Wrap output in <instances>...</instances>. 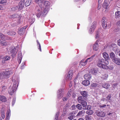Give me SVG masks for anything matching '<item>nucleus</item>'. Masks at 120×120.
Masks as SVG:
<instances>
[{
	"label": "nucleus",
	"mask_w": 120,
	"mask_h": 120,
	"mask_svg": "<svg viewBox=\"0 0 120 120\" xmlns=\"http://www.w3.org/2000/svg\"><path fill=\"white\" fill-rule=\"evenodd\" d=\"M18 49V48L17 47H15L14 46H11L10 48V52L11 54V56L13 57H14L15 56Z\"/></svg>",
	"instance_id": "obj_3"
},
{
	"label": "nucleus",
	"mask_w": 120,
	"mask_h": 120,
	"mask_svg": "<svg viewBox=\"0 0 120 120\" xmlns=\"http://www.w3.org/2000/svg\"><path fill=\"white\" fill-rule=\"evenodd\" d=\"M111 97V94H109L106 97V100H110V98Z\"/></svg>",
	"instance_id": "obj_52"
},
{
	"label": "nucleus",
	"mask_w": 120,
	"mask_h": 120,
	"mask_svg": "<svg viewBox=\"0 0 120 120\" xmlns=\"http://www.w3.org/2000/svg\"><path fill=\"white\" fill-rule=\"evenodd\" d=\"M11 115L10 110H9L7 112L6 117V120H9Z\"/></svg>",
	"instance_id": "obj_25"
},
{
	"label": "nucleus",
	"mask_w": 120,
	"mask_h": 120,
	"mask_svg": "<svg viewBox=\"0 0 120 120\" xmlns=\"http://www.w3.org/2000/svg\"><path fill=\"white\" fill-rule=\"evenodd\" d=\"M113 61L116 64L120 65V58L116 57Z\"/></svg>",
	"instance_id": "obj_26"
},
{
	"label": "nucleus",
	"mask_w": 120,
	"mask_h": 120,
	"mask_svg": "<svg viewBox=\"0 0 120 120\" xmlns=\"http://www.w3.org/2000/svg\"><path fill=\"white\" fill-rule=\"evenodd\" d=\"M16 100V99L15 98H13L12 102V104L13 105L14 104Z\"/></svg>",
	"instance_id": "obj_61"
},
{
	"label": "nucleus",
	"mask_w": 120,
	"mask_h": 120,
	"mask_svg": "<svg viewBox=\"0 0 120 120\" xmlns=\"http://www.w3.org/2000/svg\"><path fill=\"white\" fill-rule=\"evenodd\" d=\"M80 93L83 97L86 98L87 96L88 92L86 91H81L80 92Z\"/></svg>",
	"instance_id": "obj_27"
},
{
	"label": "nucleus",
	"mask_w": 120,
	"mask_h": 120,
	"mask_svg": "<svg viewBox=\"0 0 120 120\" xmlns=\"http://www.w3.org/2000/svg\"><path fill=\"white\" fill-rule=\"evenodd\" d=\"M85 98L82 96H80L79 97L78 99V102L80 103H81L82 101L85 100Z\"/></svg>",
	"instance_id": "obj_30"
},
{
	"label": "nucleus",
	"mask_w": 120,
	"mask_h": 120,
	"mask_svg": "<svg viewBox=\"0 0 120 120\" xmlns=\"http://www.w3.org/2000/svg\"><path fill=\"white\" fill-rule=\"evenodd\" d=\"M8 43L5 40H0V45L2 46H6L8 44Z\"/></svg>",
	"instance_id": "obj_24"
},
{
	"label": "nucleus",
	"mask_w": 120,
	"mask_h": 120,
	"mask_svg": "<svg viewBox=\"0 0 120 120\" xmlns=\"http://www.w3.org/2000/svg\"><path fill=\"white\" fill-rule=\"evenodd\" d=\"M116 24L117 25L120 26V20L116 22Z\"/></svg>",
	"instance_id": "obj_62"
},
{
	"label": "nucleus",
	"mask_w": 120,
	"mask_h": 120,
	"mask_svg": "<svg viewBox=\"0 0 120 120\" xmlns=\"http://www.w3.org/2000/svg\"><path fill=\"white\" fill-rule=\"evenodd\" d=\"M117 43V44L120 46V39L118 41Z\"/></svg>",
	"instance_id": "obj_64"
},
{
	"label": "nucleus",
	"mask_w": 120,
	"mask_h": 120,
	"mask_svg": "<svg viewBox=\"0 0 120 120\" xmlns=\"http://www.w3.org/2000/svg\"><path fill=\"white\" fill-rule=\"evenodd\" d=\"M120 16V11H117L115 13V17L119 18Z\"/></svg>",
	"instance_id": "obj_44"
},
{
	"label": "nucleus",
	"mask_w": 120,
	"mask_h": 120,
	"mask_svg": "<svg viewBox=\"0 0 120 120\" xmlns=\"http://www.w3.org/2000/svg\"><path fill=\"white\" fill-rule=\"evenodd\" d=\"M75 107H76L75 105H72L71 106V107L72 108V109L73 110V109H75Z\"/></svg>",
	"instance_id": "obj_63"
},
{
	"label": "nucleus",
	"mask_w": 120,
	"mask_h": 120,
	"mask_svg": "<svg viewBox=\"0 0 120 120\" xmlns=\"http://www.w3.org/2000/svg\"><path fill=\"white\" fill-rule=\"evenodd\" d=\"M3 73L5 79L9 77V75L12 73L11 71H6L4 72Z\"/></svg>",
	"instance_id": "obj_9"
},
{
	"label": "nucleus",
	"mask_w": 120,
	"mask_h": 120,
	"mask_svg": "<svg viewBox=\"0 0 120 120\" xmlns=\"http://www.w3.org/2000/svg\"><path fill=\"white\" fill-rule=\"evenodd\" d=\"M11 58V57L9 56H6L2 58V63H5V61L9 60Z\"/></svg>",
	"instance_id": "obj_11"
},
{
	"label": "nucleus",
	"mask_w": 120,
	"mask_h": 120,
	"mask_svg": "<svg viewBox=\"0 0 120 120\" xmlns=\"http://www.w3.org/2000/svg\"><path fill=\"white\" fill-rule=\"evenodd\" d=\"M106 107V105L105 104L102 105H100L99 106V107L100 108H105Z\"/></svg>",
	"instance_id": "obj_59"
},
{
	"label": "nucleus",
	"mask_w": 120,
	"mask_h": 120,
	"mask_svg": "<svg viewBox=\"0 0 120 120\" xmlns=\"http://www.w3.org/2000/svg\"><path fill=\"white\" fill-rule=\"evenodd\" d=\"M73 70H70L68 72V75L67 77V78L68 79H71L72 75L73 74Z\"/></svg>",
	"instance_id": "obj_17"
},
{
	"label": "nucleus",
	"mask_w": 120,
	"mask_h": 120,
	"mask_svg": "<svg viewBox=\"0 0 120 120\" xmlns=\"http://www.w3.org/2000/svg\"><path fill=\"white\" fill-rule=\"evenodd\" d=\"M109 56L112 61L116 58V57L115 54L113 52H111L109 53Z\"/></svg>",
	"instance_id": "obj_16"
},
{
	"label": "nucleus",
	"mask_w": 120,
	"mask_h": 120,
	"mask_svg": "<svg viewBox=\"0 0 120 120\" xmlns=\"http://www.w3.org/2000/svg\"><path fill=\"white\" fill-rule=\"evenodd\" d=\"M97 86V84L96 83H93L92 84V86L93 87H95Z\"/></svg>",
	"instance_id": "obj_60"
},
{
	"label": "nucleus",
	"mask_w": 120,
	"mask_h": 120,
	"mask_svg": "<svg viewBox=\"0 0 120 120\" xmlns=\"http://www.w3.org/2000/svg\"><path fill=\"white\" fill-rule=\"evenodd\" d=\"M68 98L67 97H64L62 98V99L64 101H66Z\"/></svg>",
	"instance_id": "obj_56"
},
{
	"label": "nucleus",
	"mask_w": 120,
	"mask_h": 120,
	"mask_svg": "<svg viewBox=\"0 0 120 120\" xmlns=\"http://www.w3.org/2000/svg\"><path fill=\"white\" fill-rule=\"evenodd\" d=\"M7 33L9 35L11 36L15 35L16 34V33L13 30H10L7 32Z\"/></svg>",
	"instance_id": "obj_23"
},
{
	"label": "nucleus",
	"mask_w": 120,
	"mask_h": 120,
	"mask_svg": "<svg viewBox=\"0 0 120 120\" xmlns=\"http://www.w3.org/2000/svg\"><path fill=\"white\" fill-rule=\"evenodd\" d=\"M96 22H94L92 23L89 30V32L90 33H92L94 31L96 27Z\"/></svg>",
	"instance_id": "obj_6"
},
{
	"label": "nucleus",
	"mask_w": 120,
	"mask_h": 120,
	"mask_svg": "<svg viewBox=\"0 0 120 120\" xmlns=\"http://www.w3.org/2000/svg\"><path fill=\"white\" fill-rule=\"evenodd\" d=\"M82 106L81 104H78L76 105V107L77 109L79 110H81L83 109V107Z\"/></svg>",
	"instance_id": "obj_38"
},
{
	"label": "nucleus",
	"mask_w": 120,
	"mask_h": 120,
	"mask_svg": "<svg viewBox=\"0 0 120 120\" xmlns=\"http://www.w3.org/2000/svg\"><path fill=\"white\" fill-rule=\"evenodd\" d=\"M22 56L21 52H19L18 53L17 59L19 64L20 63H21L22 58Z\"/></svg>",
	"instance_id": "obj_18"
},
{
	"label": "nucleus",
	"mask_w": 120,
	"mask_h": 120,
	"mask_svg": "<svg viewBox=\"0 0 120 120\" xmlns=\"http://www.w3.org/2000/svg\"><path fill=\"white\" fill-rule=\"evenodd\" d=\"M118 85L117 83H113L112 85V87L113 88L115 89V88H116L117 87V86Z\"/></svg>",
	"instance_id": "obj_51"
},
{
	"label": "nucleus",
	"mask_w": 120,
	"mask_h": 120,
	"mask_svg": "<svg viewBox=\"0 0 120 120\" xmlns=\"http://www.w3.org/2000/svg\"><path fill=\"white\" fill-rule=\"evenodd\" d=\"M106 1L105 0L104 2L102 4V7L103 8L107 9L109 7V5L106 2Z\"/></svg>",
	"instance_id": "obj_22"
},
{
	"label": "nucleus",
	"mask_w": 120,
	"mask_h": 120,
	"mask_svg": "<svg viewBox=\"0 0 120 120\" xmlns=\"http://www.w3.org/2000/svg\"><path fill=\"white\" fill-rule=\"evenodd\" d=\"M110 86V85L109 84L107 83H104L103 84L102 87L106 89H108L109 88Z\"/></svg>",
	"instance_id": "obj_35"
},
{
	"label": "nucleus",
	"mask_w": 120,
	"mask_h": 120,
	"mask_svg": "<svg viewBox=\"0 0 120 120\" xmlns=\"http://www.w3.org/2000/svg\"><path fill=\"white\" fill-rule=\"evenodd\" d=\"M35 2L36 3L38 4L39 6H38L41 5L43 4L42 1V0H35Z\"/></svg>",
	"instance_id": "obj_40"
},
{
	"label": "nucleus",
	"mask_w": 120,
	"mask_h": 120,
	"mask_svg": "<svg viewBox=\"0 0 120 120\" xmlns=\"http://www.w3.org/2000/svg\"><path fill=\"white\" fill-rule=\"evenodd\" d=\"M96 113L97 116L101 117H104L105 115V113L104 112L101 111H97L96 112Z\"/></svg>",
	"instance_id": "obj_8"
},
{
	"label": "nucleus",
	"mask_w": 120,
	"mask_h": 120,
	"mask_svg": "<svg viewBox=\"0 0 120 120\" xmlns=\"http://www.w3.org/2000/svg\"><path fill=\"white\" fill-rule=\"evenodd\" d=\"M98 41H97L95 43V44L93 45V49L94 50L97 51L98 49Z\"/></svg>",
	"instance_id": "obj_20"
},
{
	"label": "nucleus",
	"mask_w": 120,
	"mask_h": 120,
	"mask_svg": "<svg viewBox=\"0 0 120 120\" xmlns=\"http://www.w3.org/2000/svg\"><path fill=\"white\" fill-rule=\"evenodd\" d=\"M0 4L4 5H6V3L5 0H2L0 2Z\"/></svg>",
	"instance_id": "obj_50"
},
{
	"label": "nucleus",
	"mask_w": 120,
	"mask_h": 120,
	"mask_svg": "<svg viewBox=\"0 0 120 120\" xmlns=\"http://www.w3.org/2000/svg\"><path fill=\"white\" fill-rule=\"evenodd\" d=\"M110 46L112 50L115 52L116 55H117V54L118 53V50L117 46L115 44H111Z\"/></svg>",
	"instance_id": "obj_4"
},
{
	"label": "nucleus",
	"mask_w": 120,
	"mask_h": 120,
	"mask_svg": "<svg viewBox=\"0 0 120 120\" xmlns=\"http://www.w3.org/2000/svg\"><path fill=\"white\" fill-rule=\"evenodd\" d=\"M102 54L104 58L105 59V60H107L110 59L109 55L107 53L103 52L102 53Z\"/></svg>",
	"instance_id": "obj_21"
},
{
	"label": "nucleus",
	"mask_w": 120,
	"mask_h": 120,
	"mask_svg": "<svg viewBox=\"0 0 120 120\" xmlns=\"http://www.w3.org/2000/svg\"><path fill=\"white\" fill-rule=\"evenodd\" d=\"M88 61H89L87 59L84 62H81L80 63V64L83 66H85L86 65L87 62Z\"/></svg>",
	"instance_id": "obj_43"
},
{
	"label": "nucleus",
	"mask_w": 120,
	"mask_h": 120,
	"mask_svg": "<svg viewBox=\"0 0 120 120\" xmlns=\"http://www.w3.org/2000/svg\"><path fill=\"white\" fill-rule=\"evenodd\" d=\"M84 109H83L81 111H79L77 115V116H82L85 114V111L84 110Z\"/></svg>",
	"instance_id": "obj_31"
},
{
	"label": "nucleus",
	"mask_w": 120,
	"mask_h": 120,
	"mask_svg": "<svg viewBox=\"0 0 120 120\" xmlns=\"http://www.w3.org/2000/svg\"><path fill=\"white\" fill-rule=\"evenodd\" d=\"M31 4V1L29 0H27L25 2V5L26 7H27Z\"/></svg>",
	"instance_id": "obj_41"
},
{
	"label": "nucleus",
	"mask_w": 120,
	"mask_h": 120,
	"mask_svg": "<svg viewBox=\"0 0 120 120\" xmlns=\"http://www.w3.org/2000/svg\"><path fill=\"white\" fill-rule=\"evenodd\" d=\"M37 11L36 16L38 18L45 16L47 13V10L46 8L42 9L40 6H37L35 8Z\"/></svg>",
	"instance_id": "obj_1"
},
{
	"label": "nucleus",
	"mask_w": 120,
	"mask_h": 120,
	"mask_svg": "<svg viewBox=\"0 0 120 120\" xmlns=\"http://www.w3.org/2000/svg\"><path fill=\"white\" fill-rule=\"evenodd\" d=\"M98 66L99 67L104 69H106L107 68L106 65L100 63H99L98 64Z\"/></svg>",
	"instance_id": "obj_29"
},
{
	"label": "nucleus",
	"mask_w": 120,
	"mask_h": 120,
	"mask_svg": "<svg viewBox=\"0 0 120 120\" xmlns=\"http://www.w3.org/2000/svg\"><path fill=\"white\" fill-rule=\"evenodd\" d=\"M102 25L104 28H109L111 25L110 22L107 21V20L104 18H103L102 20Z\"/></svg>",
	"instance_id": "obj_2"
},
{
	"label": "nucleus",
	"mask_w": 120,
	"mask_h": 120,
	"mask_svg": "<svg viewBox=\"0 0 120 120\" xmlns=\"http://www.w3.org/2000/svg\"><path fill=\"white\" fill-rule=\"evenodd\" d=\"M63 91V89H60L58 90V94L57 95V98L59 99L61 98L63 96V94L62 92Z\"/></svg>",
	"instance_id": "obj_10"
},
{
	"label": "nucleus",
	"mask_w": 120,
	"mask_h": 120,
	"mask_svg": "<svg viewBox=\"0 0 120 120\" xmlns=\"http://www.w3.org/2000/svg\"><path fill=\"white\" fill-rule=\"evenodd\" d=\"M100 30H98L97 31L95 36V38L98 39L100 37L101 32Z\"/></svg>",
	"instance_id": "obj_28"
},
{
	"label": "nucleus",
	"mask_w": 120,
	"mask_h": 120,
	"mask_svg": "<svg viewBox=\"0 0 120 120\" xmlns=\"http://www.w3.org/2000/svg\"><path fill=\"white\" fill-rule=\"evenodd\" d=\"M26 27H27L26 26L20 29L18 31V33L20 34H22L23 33L25 32V30Z\"/></svg>",
	"instance_id": "obj_13"
},
{
	"label": "nucleus",
	"mask_w": 120,
	"mask_h": 120,
	"mask_svg": "<svg viewBox=\"0 0 120 120\" xmlns=\"http://www.w3.org/2000/svg\"><path fill=\"white\" fill-rule=\"evenodd\" d=\"M108 75L107 74H105L104 75H102V76H101V78L105 79H106L108 78Z\"/></svg>",
	"instance_id": "obj_42"
},
{
	"label": "nucleus",
	"mask_w": 120,
	"mask_h": 120,
	"mask_svg": "<svg viewBox=\"0 0 120 120\" xmlns=\"http://www.w3.org/2000/svg\"><path fill=\"white\" fill-rule=\"evenodd\" d=\"M7 89V88L5 86H3L2 87V91H4V90Z\"/></svg>",
	"instance_id": "obj_58"
},
{
	"label": "nucleus",
	"mask_w": 120,
	"mask_h": 120,
	"mask_svg": "<svg viewBox=\"0 0 120 120\" xmlns=\"http://www.w3.org/2000/svg\"><path fill=\"white\" fill-rule=\"evenodd\" d=\"M18 85L17 82H14L13 85L12 87L13 89H14V90H16L18 87Z\"/></svg>",
	"instance_id": "obj_33"
},
{
	"label": "nucleus",
	"mask_w": 120,
	"mask_h": 120,
	"mask_svg": "<svg viewBox=\"0 0 120 120\" xmlns=\"http://www.w3.org/2000/svg\"><path fill=\"white\" fill-rule=\"evenodd\" d=\"M38 43V49L41 52V46L39 42H38V43Z\"/></svg>",
	"instance_id": "obj_55"
},
{
	"label": "nucleus",
	"mask_w": 120,
	"mask_h": 120,
	"mask_svg": "<svg viewBox=\"0 0 120 120\" xmlns=\"http://www.w3.org/2000/svg\"><path fill=\"white\" fill-rule=\"evenodd\" d=\"M80 104L83 107V109L88 110L90 109L91 107H89L88 105L87 106V102L85 101V100L82 101Z\"/></svg>",
	"instance_id": "obj_7"
},
{
	"label": "nucleus",
	"mask_w": 120,
	"mask_h": 120,
	"mask_svg": "<svg viewBox=\"0 0 120 120\" xmlns=\"http://www.w3.org/2000/svg\"><path fill=\"white\" fill-rule=\"evenodd\" d=\"M0 100L3 102H5L6 101V99L4 96L0 95Z\"/></svg>",
	"instance_id": "obj_37"
},
{
	"label": "nucleus",
	"mask_w": 120,
	"mask_h": 120,
	"mask_svg": "<svg viewBox=\"0 0 120 120\" xmlns=\"http://www.w3.org/2000/svg\"><path fill=\"white\" fill-rule=\"evenodd\" d=\"M90 71L91 73L94 75H96L97 73L98 70L97 68H95L91 69Z\"/></svg>",
	"instance_id": "obj_14"
},
{
	"label": "nucleus",
	"mask_w": 120,
	"mask_h": 120,
	"mask_svg": "<svg viewBox=\"0 0 120 120\" xmlns=\"http://www.w3.org/2000/svg\"><path fill=\"white\" fill-rule=\"evenodd\" d=\"M19 15L17 14H14L10 15L9 17L10 18H14L19 17Z\"/></svg>",
	"instance_id": "obj_39"
},
{
	"label": "nucleus",
	"mask_w": 120,
	"mask_h": 120,
	"mask_svg": "<svg viewBox=\"0 0 120 120\" xmlns=\"http://www.w3.org/2000/svg\"><path fill=\"white\" fill-rule=\"evenodd\" d=\"M11 10L13 11H14L17 10H18V8L17 6H14L12 7L11 8Z\"/></svg>",
	"instance_id": "obj_48"
},
{
	"label": "nucleus",
	"mask_w": 120,
	"mask_h": 120,
	"mask_svg": "<svg viewBox=\"0 0 120 120\" xmlns=\"http://www.w3.org/2000/svg\"><path fill=\"white\" fill-rule=\"evenodd\" d=\"M5 79L4 74L3 72L2 73H0V79Z\"/></svg>",
	"instance_id": "obj_46"
},
{
	"label": "nucleus",
	"mask_w": 120,
	"mask_h": 120,
	"mask_svg": "<svg viewBox=\"0 0 120 120\" xmlns=\"http://www.w3.org/2000/svg\"><path fill=\"white\" fill-rule=\"evenodd\" d=\"M95 55H94L90 57L89 58L87 59L89 61V62H90L91 61L94 57L95 56Z\"/></svg>",
	"instance_id": "obj_54"
},
{
	"label": "nucleus",
	"mask_w": 120,
	"mask_h": 120,
	"mask_svg": "<svg viewBox=\"0 0 120 120\" xmlns=\"http://www.w3.org/2000/svg\"><path fill=\"white\" fill-rule=\"evenodd\" d=\"M91 77V75L90 74H85L84 76L85 79L88 80H90Z\"/></svg>",
	"instance_id": "obj_19"
},
{
	"label": "nucleus",
	"mask_w": 120,
	"mask_h": 120,
	"mask_svg": "<svg viewBox=\"0 0 120 120\" xmlns=\"http://www.w3.org/2000/svg\"><path fill=\"white\" fill-rule=\"evenodd\" d=\"M1 114L2 117L3 119H4L5 117V115L4 114V112L3 111V110L2 111Z\"/></svg>",
	"instance_id": "obj_53"
},
{
	"label": "nucleus",
	"mask_w": 120,
	"mask_h": 120,
	"mask_svg": "<svg viewBox=\"0 0 120 120\" xmlns=\"http://www.w3.org/2000/svg\"><path fill=\"white\" fill-rule=\"evenodd\" d=\"M82 84L85 86H87L90 84V82L88 80L84 81L82 82Z\"/></svg>",
	"instance_id": "obj_32"
},
{
	"label": "nucleus",
	"mask_w": 120,
	"mask_h": 120,
	"mask_svg": "<svg viewBox=\"0 0 120 120\" xmlns=\"http://www.w3.org/2000/svg\"><path fill=\"white\" fill-rule=\"evenodd\" d=\"M75 116L72 115V114L70 113L68 114V118L69 119L71 120L75 118Z\"/></svg>",
	"instance_id": "obj_34"
},
{
	"label": "nucleus",
	"mask_w": 120,
	"mask_h": 120,
	"mask_svg": "<svg viewBox=\"0 0 120 120\" xmlns=\"http://www.w3.org/2000/svg\"><path fill=\"white\" fill-rule=\"evenodd\" d=\"M89 109L86 112V113L89 115H91L94 113L93 111Z\"/></svg>",
	"instance_id": "obj_36"
},
{
	"label": "nucleus",
	"mask_w": 120,
	"mask_h": 120,
	"mask_svg": "<svg viewBox=\"0 0 120 120\" xmlns=\"http://www.w3.org/2000/svg\"><path fill=\"white\" fill-rule=\"evenodd\" d=\"M86 120H91V116L89 115H86L85 117Z\"/></svg>",
	"instance_id": "obj_47"
},
{
	"label": "nucleus",
	"mask_w": 120,
	"mask_h": 120,
	"mask_svg": "<svg viewBox=\"0 0 120 120\" xmlns=\"http://www.w3.org/2000/svg\"><path fill=\"white\" fill-rule=\"evenodd\" d=\"M25 2V0H21L19 3L18 6H17L19 11L20 10L22 9L24 6Z\"/></svg>",
	"instance_id": "obj_5"
},
{
	"label": "nucleus",
	"mask_w": 120,
	"mask_h": 120,
	"mask_svg": "<svg viewBox=\"0 0 120 120\" xmlns=\"http://www.w3.org/2000/svg\"><path fill=\"white\" fill-rule=\"evenodd\" d=\"M71 93H69V91H68V93L67 94L66 97L68 98L71 96Z\"/></svg>",
	"instance_id": "obj_57"
},
{
	"label": "nucleus",
	"mask_w": 120,
	"mask_h": 120,
	"mask_svg": "<svg viewBox=\"0 0 120 120\" xmlns=\"http://www.w3.org/2000/svg\"><path fill=\"white\" fill-rule=\"evenodd\" d=\"M44 5L45 7H43L41 8L43 9V8H46L47 9V11H48V9L49 7V5L50 4V3L48 1H45L44 3Z\"/></svg>",
	"instance_id": "obj_15"
},
{
	"label": "nucleus",
	"mask_w": 120,
	"mask_h": 120,
	"mask_svg": "<svg viewBox=\"0 0 120 120\" xmlns=\"http://www.w3.org/2000/svg\"><path fill=\"white\" fill-rule=\"evenodd\" d=\"M16 91L15 90H14V89H13L12 88L11 90L8 91L9 93L11 95H12Z\"/></svg>",
	"instance_id": "obj_45"
},
{
	"label": "nucleus",
	"mask_w": 120,
	"mask_h": 120,
	"mask_svg": "<svg viewBox=\"0 0 120 120\" xmlns=\"http://www.w3.org/2000/svg\"><path fill=\"white\" fill-rule=\"evenodd\" d=\"M99 62L100 63L103 64H104L107 65L109 64L108 61L104 59H101L99 60Z\"/></svg>",
	"instance_id": "obj_12"
},
{
	"label": "nucleus",
	"mask_w": 120,
	"mask_h": 120,
	"mask_svg": "<svg viewBox=\"0 0 120 120\" xmlns=\"http://www.w3.org/2000/svg\"><path fill=\"white\" fill-rule=\"evenodd\" d=\"M59 112H57L56 114L54 120H58V117L59 115Z\"/></svg>",
	"instance_id": "obj_49"
}]
</instances>
